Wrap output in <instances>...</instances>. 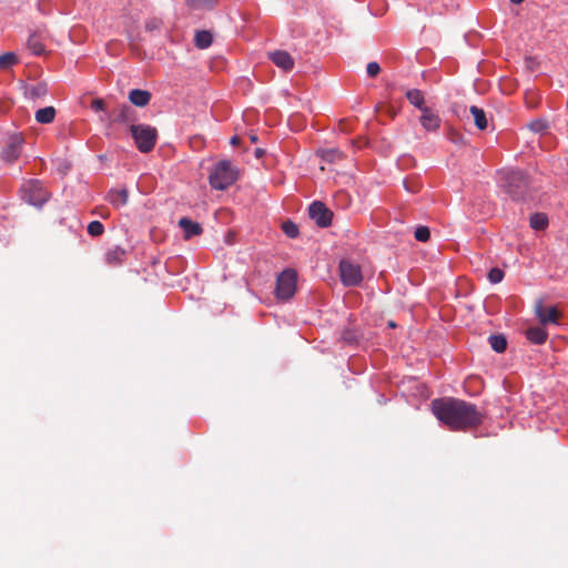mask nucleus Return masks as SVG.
Masks as SVG:
<instances>
[{"label":"nucleus","instance_id":"42","mask_svg":"<svg viewBox=\"0 0 568 568\" xmlns=\"http://www.w3.org/2000/svg\"><path fill=\"white\" fill-rule=\"evenodd\" d=\"M510 1H511L513 3H515V4H519V3H521L524 0H510Z\"/></svg>","mask_w":568,"mask_h":568},{"label":"nucleus","instance_id":"6","mask_svg":"<svg viewBox=\"0 0 568 568\" xmlns=\"http://www.w3.org/2000/svg\"><path fill=\"white\" fill-rule=\"evenodd\" d=\"M297 273L293 268L284 270L276 278L275 294L278 300L287 301L296 292Z\"/></svg>","mask_w":568,"mask_h":568},{"label":"nucleus","instance_id":"26","mask_svg":"<svg viewBox=\"0 0 568 568\" xmlns=\"http://www.w3.org/2000/svg\"><path fill=\"white\" fill-rule=\"evenodd\" d=\"M27 45L36 55H40L44 52V45L36 36H31L28 39Z\"/></svg>","mask_w":568,"mask_h":568},{"label":"nucleus","instance_id":"21","mask_svg":"<svg viewBox=\"0 0 568 568\" xmlns=\"http://www.w3.org/2000/svg\"><path fill=\"white\" fill-rule=\"evenodd\" d=\"M213 42V37L211 32L206 30L196 31L194 37V43L199 49H206Z\"/></svg>","mask_w":568,"mask_h":568},{"label":"nucleus","instance_id":"37","mask_svg":"<svg viewBox=\"0 0 568 568\" xmlns=\"http://www.w3.org/2000/svg\"><path fill=\"white\" fill-rule=\"evenodd\" d=\"M403 183H404V186H405L406 191L409 192V193H417L419 191L420 185L416 181L415 182H409L407 180H404Z\"/></svg>","mask_w":568,"mask_h":568},{"label":"nucleus","instance_id":"39","mask_svg":"<svg viewBox=\"0 0 568 568\" xmlns=\"http://www.w3.org/2000/svg\"><path fill=\"white\" fill-rule=\"evenodd\" d=\"M230 142H231L232 145H237L240 143V138L234 135V136L231 138Z\"/></svg>","mask_w":568,"mask_h":568},{"label":"nucleus","instance_id":"10","mask_svg":"<svg viewBox=\"0 0 568 568\" xmlns=\"http://www.w3.org/2000/svg\"><path fill=\"white\" fill-rule=\"evenodd\" d=\"M420 124L426 131H437L440 126L442 120L437 113L429 108L424 109L420 115Z\"/></svg>","mask_w":568,"mask_h":568},{"label":"nucleus","instance_id":"13","mask_svg":"<svg viewBox=\"0 0 568 568\" xmlns=\"http://www.w3.org/2000/svg\"><path fill=\"white\" fill-rule=\"evenodd\" d=\"M179 226L182 229L185 240L197 236L203 232L201 224L192 221L189 217L180 219Z\"/></svg>","mask_w":568,"mask_h":568},{"label":"nucleus","instance_id":"38","mask_svg":"<svg viewBox=\"0 0 568 568\" xmlns=\"http://www.w3.org/2000/svg\"><path fill=\"white\" fill-rule=\"evenodd\" d=\"M91 108L94 111H102L104 110V101L101 99H97L92 102Z\"/></svg>","mask_w":568,"mask_h":568},{"label":"nucleus","instance_id":"15","mask_svg":"<svg viewBox=\"0 0 568 568\" xmlns=\"http://www.w3.org/2000/svg\"><path fill=\"white\" fill-rule=\"evenodd\" d=\"M125 256H126V251L116 245L110 250H108V252L105 253V263L110 266H118V265H121L124 260H125Z\"/></svg>","mask_w":568,"mask_h":568},{"label":"nucleus","instance_id":"34","mask_svg":"<svg viewBox=\"0 0 568 568\" xmlns=\"http://www.w3.org/2000/svg\"><path fill=\"white\" fill-rule=\"evenodd\" d=\"M366 72L368 77L375 78L381 72V67L377 62H369L366 67Z\"/></svg>","mask_w":568,"mask_h":568},{"label":"nucleus","instance_id":"33","mask_svg":"<svg viewBox=\"0 0 568 568\" xmlns=\"http://www.w3.org/2000/svg\"><path fill=\"white\" fill-rule=\"evenodd\" d=\"M415 239L419 242H427L430 237V232H429V229L427 226H418L416 230H415Z\"/></svg>","mask_w":568,"mask_h":568},{"label":"nucleus","instance_id":"11","mask_svg":"<svg viewBox=\"0 0 568 568\" xmlns=\"http://www.w3.org/2000/svg\"><path fill=\"white\" fill-rule=\"evenodd\" d=\"M272 62L284 71H291L294 68V60L291 54L283 50H276L270 53Z\"/></svg>","mask_w":568,"mask_h":568},{"label":"nucleus","instance_id":"24","mask_svg":"<svg viewBox=\"0 0 568 568\" xmlns=\"http://www.w3.org/2000/svg\"><path fill=\"white\" fill-rule=\"evenodd\" d=\"M48 93V85L45 82H38L28 89V94L31 99H40Z\"/></svg>","mask_w":568,"mask_h":568},{"label":"nucleus","instance_id":"30","mask_svg":"<svg viewBox=\"0 0 568 568\" xmlns=\"http://www.w3.org/2000/svg\"><path fill=\"white\" fill-rule=\"evenodd\" d=\"M528 126L535 133H542L548 130L549 125H548L547 121H545L542 119H537V120L530 122Z\"/></svg>","mask_w":568,"mask_h":568},{"label":"nucleus","instance_id":"4","mask_svg":"<svg viewBox=\"0 0 568 568\" xmlns=\"http://www.w3.org/2000/svg\"><path fill=\"white\" fill-rule=\"evenodd\" d=\"M20 194L26 203L41 207L48 200L49 193L39 180H29L21 185Z\"/></svg>","mask_w":568,"mask_h":568},{"label":"nucleus","instance_id":"1","mask_svg":"<svg viewBox=\"0 0 568 568\" xmlns=\"http://www.w3.org/2000/svg\"><path fill=\"white\" fill-rule=\"evenodd\" d=\"M432 412L450 430H466L483 422V414L475 404L454 397L434 399Z\"/></svg>","mask_w":568,"mask_h":568},{"label":"nucleus","instance_id":"2","mask_svg":"<svg viewBox=\"0 0 568 568\" xmlns=\"http://www.w3.org/2000/svg\"><path fill=\"white\" fill-rule=\"evenodd\" d=\"M500 183L513 200H526L529 194L530 181L523 170L506 169L500 173Z\"/></svg>","mask_w":568,"mask_h":568},{"label":"nucleus","instance_id":"36","mask_svg":"<svg viewBox=\"0 0 568 568\" xmlns=\"http://www.w3.org/2000/svg\"><path fill=\"white\" fill-rule=\"evenodd\" d=\"M341 156V152L336 149L326 150L323 152V159L329 162Z\"/></svg>","mask_w":568,"mask_h":568},{"label":"nucleus","instance_id":"25","mask_svg":"<svg viewBox=\"0 0 568 568\" xmlns=\"http://www.w3.org/2000/svg\"><path fill=\"white\" fill-rule=\"evenodd\" d=\"M132 108L128 104L120 106L118 113L114 116V121L119 123H129L131 121Z\"/></svg>","mask_w":568,"mask_h":568},{"label":"nucleus","instance_id":"20","mask_svg":"<svg viewBox=\"0 0 568 568\" xmlns=\"http://www.w3.org/2000/svg\"><path fill=\"white\" fill-rule=\"evenodd\" d=\"M469 111H470L471 115L474 116L475 125L479 130H485L488 125L485 111L476 105H471Z\"/></svg>","mask_w":568,"mask_h":568},{"label":"nucleus","instance_id":"8","mask_svg":"<svg viewBox=\"0 0 568 568\" xmlns=\"http://www.w3.org/2000/svg\"><path fill=\"white\" fill-rule=\"evenodd\" d=\"M308 215L320 227H327L332 223V211L320 201H314L310 205Z\"/></svg>","mask_w":568,"mask_h":568},{"label":"nucleus","instance_id":"22","mask_svg":"<svg viewBox=\"0 0 568 568\" xmlns=\"http://www.w3.org/2000/svg\"><path fill=\"white\" fill-rule=\"evenodd\" d=\"M488 342H489L490 347L496 353H504L506 351V348H507V339L501 334L490 335L488 337Z\"/></svg>","mask_w":568,"mask_h":568},{"label":"nucleus","instance_id":"3","mask_svg":"<svg viewBox=\"0 0 568 568\" xmlns=\"http://www.w3.org/2000/svg\"><path fill=\"white\" fill-rule=\"evenodd\" d=\"M239 178L237 169L229 160L219 161L209 175L212 189L224 191L233 185Z\"/></svg>","mask_w":568,"mask_h":568},{"label":"nucleus","instance_id":"27","mask_svg":"<svg viewBox=\"0 0 568 568\" xmlns=\"http://www.w3.org/2000/svg\"><path fill=\"white\" fill-rule=\"evenodd\" d=\"M18 62V58L12 52H7L0 55V68L8 69Z\"/></svg>","mask_w":568,"mask_h":568},{"label":"nucleus","instance_id":"23","mask_svg":"<svg viewBox=\"0 0 568 568\" xmlns=\"http://www.w3.org/2000/svg\"><path fill=\"white\" fill-rule=\"evenodd\" d=\"M530 227L540 231L548 225V217L544 213H534L529 220Z\"/></svg>","mask_w":568,"mask_h":568},{"label":"nucleus","instance_id":"12","mask_svg":"<svg viewBox=\"0 0 568 568\" xmlns=\"http://www.w3.org/2000/svg\"><path fill=\"white\" fill-rule=\"evenodd\" d=\"M22 142L23 140L20 136L11 138L10 142L3 149L2 152V158L4 159V161L13 162L20 156Z\"/></svg>","mask_w":568,"mask_h":568},{"label":"nucleus","instance_id":"14","mask_svg":"<svg viewBox=\"0 0 568 568\" xmlns=\"http://www.w3.org/2000/svg\"><path fill=\"white\" fill-rule=\"evenodd\" d=\"M129 194L126 189H111L106 194V201L114 207H122L128 203Z\"/></svg>","mask_w":568,"mask_h":568},{"label":"nucleus","instance_id":"7","mask_svg":"<svg viewBox=\"0 0 568 568\" xmlns=\"http://www.w3.org/2000/svg\"><path fill=\"white\" fill-rule=\"evenodd\" d=\"M339 276L344 286H358L363 281L361 266L349 260L339 262Z\"/></svg>","mask_w":568,"mask_h":568},{"label":"nucleus","instance_id":"41","mask_svg":"<svg viewBox=\"0 0 568 568\" xmlns=\"http://www.w3.org/2000/svg\"><path fill=\"white\" fill-rule=\"evenodd\" d=\"M251 142L255 143L257 141V136L255 134L250 135Z\"/></svg>","mask_w":568,"mask_h":568},{"label":"nucleus","instance_id":"19","mask_svg":"<svg viewBox=\"0 0 568 568\" xmlns=\"http://www.w3.org/2000/svg\"><path fill=\"white\" fill-rule=\"evenodd\" d=\"M55 118V109L53 106H45L36 112V121L41 124H49Z\"/></svg>","mask_w":568,"mask_h":568},{"label":"nucleus","instance_id":"17","mask_svg":"<svg viewBox=\"0 0 568 568\" xmlns=\"http://www.w3.org/2000/svg\"><path fill=\"white\" fill-rule=\"evenodd\" d=\"M526 337L536 345L544 344L548 338V333L542 326H532L526 331Z\"/></svg>","mask_w":568,"mask_h":568},{"label":"nucleus","instance_id":"35","mask_svg":"<svg viewBox=\"0 0 568 568\" xmlns=\"http://www.w3.org/2000/svg\"><path fill=\"white\" fill-rule=\"evenodd\" d=\"M161 23H162L161 20H159L156 18H152L145 22V30L149 32L159 30L161 27Z\"/></svg>","mask_w":568,"mask_h":568},{"label":"nucleus","instance_id":"28","mask_svg":"<svg viewBox=\"0 0 568 568\" xmlns=\"http://www.w3.org/2000/svg\"><path fill=\"white\" fill-rule=\"evenodd\" d=\"M216 0H189V4L195 10L212 9Z\"/></svg>","mask_w":568,"mask_h":568},{"label":"nucleus","instance_id":"18","mask_svg":"<svg viewBox=\"0 0 568 568\" xmlns=\"http://www.w3.org/2000/svg\"><path fill=\"white\" fill-rule=\"evenodd\" d=\"M406 98L409 101L410 104H413L415 108L420 110V112L424 109H427L428 106L425 105V99L424 93L418 89H410L406 92Z\"/></svg>","mask_w":568,"mask_h":568},{"label":"nucleus","instance_id":"31","mask_svg":"<svg viewBox=\"0 0 568 568\" xmlns=\"http://www.w3.org/2000/svg\"><path fill=\"white\" fill-rule=\"evenodd\" d=\"M104 232V226L100 221H92L88 225V233L91 236H100Z\"/></svg>","mask_w":568,"mask_h":568},{"label":"nucleus","instance_id":"16","mask_svg":"<svg viewBox=\"0 0 568 568\" xmlns=\"http://www.w3.org/2000/svg\"><path fill=\"white\" fill-rule=\"evenodd\" d=\"M129 100L135 106L143 108L149 104L151 100V93L146 90L133 89L129 93Z\"/></svg>","mask_w":568,"mask_h":568},{"label":"nucleus","instance_id":"40","mask_svg":"<svg viewBox=\"0 0 568 568\" xmlns=\"http://www.w3.org/2000/svg\"><path fill=\"white\" fill-rule=\"evenodd\" d=\"M263 155H264V150H263V149L257 148V149L255 150V156H256V158H262Z\"/></svg>","mask_w":568,"mask_h":568},{"label":"nucleus","instance_id":"29","mask_svg":"<svg viewBox=\"0 0 568 568\" xmlns=\"http://www.w3.org/2000/svg\"><path fill=\"white\" fill-rule=\"evenodd\" d=\"M282 230L290 239L297 237L300 233L297 225L292 221H285L282 224Z\"/></svg>","mask_w":568,"mask_h":568},{"label":"nucleus","instance_id":"32","mask_svg":"<svg viewBox=\"0 0 568 568\" xmlns=\"http://www.w3.org/2000/svg\"><path fill=\"white\" fill-rule=\"evenodd\" d=\"M505 273L498 267H493L488 273V280L491 284H498L503 281Z\"/></svg>","mask_w":568,"mask_h":568},{"label":"nucleus","instance_id":"9","mask_svg":"<svg viewBox=\"0 0 568 568\" xmlns=\"http://www.w3.org/2000/svg\"><path fill=\"white\" fill-rule=\"evenodd\" d=\"M535 314L542 326L558 324V308L556 306L546 307L540 300L535 304Z\"/></svg>","mask_w":568,"mask_h":568},{"label":"nucleus","instance_id":"5","mask_svg":"<svg viewBox=\"0 0 568 568\" xmlns=\"http://www.w3.org/2000/svg\"><path fill=\"white\" fill-rule=\"evenodd\" d=\"M130 131L140 152L148 153L154 148L158 135L155 128L146 124H132Z\"/></svg>","mask_w":568,"mask_h":568}]
</instances>
